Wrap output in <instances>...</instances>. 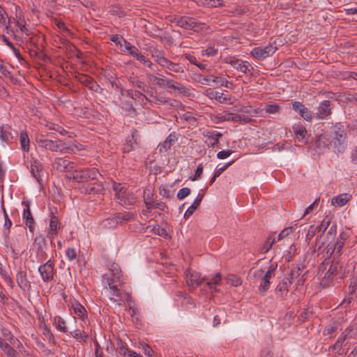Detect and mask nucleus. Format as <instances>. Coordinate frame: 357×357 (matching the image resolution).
I'll return each instance as SVG.
<instances>
[{"label":"nucleus","mask_w":357,"mask_h":357,"mask_svg":"<svg viewBox=\"0 0 357 357\" xmlns=\"http://www.w3.org/2000/svg\"><path fill=\"white\" fill-rule=\"evenodd\" d=\"M35 141L39 148L47 151L60 152L62 153V150H63V140L59 139H49L47 136L43 133H36L35 135Z\"/></svg>","instance_id":"f257e3e1"},{"label":"nucleus","mask_w":357,"mask_h":357,"mask_svg":"<svg viewBox=\"0 0 357 357\" xmlns=\"http://www.w3.org/2000/svg\"><path fill=\"white\" fill-rule=\"evenodd\" d=\"M102 283L105 288L108 291L109 300L121 305L123 302L122 295L117 287L121 284H119L118 280H116L115 278H110L107 275L102 276Z\"/></svg>","instance_id":"f03ea898"},{"label":"nucleus","mask_w":357,"mask_h":357,"mask_svg":"<svg viewBox=\"0 0 357 357\" xmlns=\"http://www.w3.org/2000/svg\"><path fill=\"white\" fill-rule=\"evenodd\" d=\"M192 79L203 85H211V82H213L215 86H225L228 89H231L234 84L231 82H229L222 77L214 76L213 75L203 76L201 74H194Z\"/></svg>","instance_id":"7ed1b4c3"},{"label":"nucleus","mask_w":357,"mask_h":357,"mask_svg":"<svg viewBox=\"0 0 357 357\" xmlns=\"http://www.w3.org/2000/svg\"><path fill=\"white\" fill-rule=\"evenodd\" d=\"M331 137V143H333L334 151L337 153H342L347 146V133L340 124H336L334 126L333 135Z\"/></svg>","instance_id":"20e7f679"},{"label":"nucleus","mask_w":357,"mask_h":357,"mask_svg":"<svg viewBox=\"0 0 357 357\" xmlns=\"http://www.w3.org/2000/svg\"><path fill=\"white\" fill-rule=\"evenodd\" d=\"M73 178L77 182H87L91 180H96L98 175H100L98 170L95 168L83 167L75 169L72 172Z\"/></svg>","instance_id":"39448f33"},{"label":"nucleus","mask_w":357,"mask_h":357,"mask_svg":"<svg viewBox=\"0 0 357 357\" xmlns=\"http://www.w3.org/2000/svg\"><path fill=\"white\" fill-rule=\"evenodd\" d=\"M277 50V47L274 44H268L261 45L253 48L251 52V56L258 60H264L267 57L272 56Z\"/></svg>","instance_id":"423d86ee"},{"label":"nucleus","mask_w":357,"mask_h":357,"mask_svg":"<svg viewBox=\"0 0 357 357\" xmlns=\"http://www.w3.org/2000/svg\"><path fill=\"white\" fill-rule=\"evenodd\" d=\"M38 272L44 282H50L54 280L56 270L54 261L49 259L38 267Z\"/></svg>","instance_id":"0eeeda50"},{"label":"nucleus","mask_w":357,"mask_h":357,"mask_svg":"<svg viewBox=\"0 0 357 357\" xmlns=\"http://www.w3.org/2000/svg\"><path fill=\"white\" fill-rule=\"evenodd\" d=\"M202 135L206 138L205 143L208 147L220 148V138L222 137V133L213 130H205L202 132Z\"/></svg>","instance_id":"6e6552de"},{"label":"nucleus","mask_w":357,"mask_h":357,"mask_svg":"<svg viewBox=\"0 0 357 357\" xmlns=\"http://www.w3.org/2000/svg\"><path fill=\"white\" fill-rule=\"evenodd\" d=\"M22 204L24 206L22 218L25 222L31 232H33L35 228V221L30 209V203L29 201H23Z\"/></svg>","instance_id":"1a4fd4ad"},{"label":"nucleus","mask_w":357,"mask_h":357,"mask_svg":"<svg viewBox=\"0 0 357 357\" xmlns=\"http://www.w3.org/2000/svg\"><path fill=\"white\" fill-rule=\"evenodd\" d=\"M176 24L183 29L193 30L195 31H198L201 26L194 18L187 16L181 17L176 21Z\"/></svg>","instance_id":"9d476101"},{"label":"nucleus","mask_w":357,"mask_h":357,"mask_svg":"<svg viewBox=\"0 0 357 357\" xmlns=\"http://www.w3.org/2000/svg\"><path fill=\"white\" fill-rule=\"evenodd\" d=\"M81 190L85 195H99L104 194L105 188L101 183H93L84 185Z\"/></svg>","instance_id":"9b49d317"},{"label":"nucleus","mask_w":357,"mask_h":357,"mask_svg":"<svg viewBox=\"0 0 357 357\" xmlns=\"http://www.w3.org/2000/svg\"><path fill=\"white\" fill-rule=\"evenodd\" d=\"M185 280L190 287L195 288L206 279L205 278H202L199 273L189 269L185 272Z\"/></svg>","instance_id":"f8f14e48"},{"label":"nucleus","mask_w":357,"mask_h":357,"mask_svg":"<svg viewBox=\"0 0 357 357\" xmlns=\"http://www.w3.org/2000/svg\"><path fill=\"white\" fill-rule=\"evenodd\" d=\"M216 123L224 121L240 122L243 118L236 112H231L229 110H224L221 113L217 114L215 116Z\"/></svg>","instance_id":"ddd939ff"},{"label":"nucleus","mask_w":357,"mask_h":357,"mask_svg":"<svg viewBox=\"0 0 357 357\" xmlns=\"http://www.w3.org/2000/svg\"><path fill=\"white\" fill-rule=\"evenodd\" d=\"M344 342L343 337H338L335 344L328 347V354L338 357L346 355L347 351L343 347Z\"/></svg>","instance_id":"4468645a"},{"label":"nucleus","mask_w":357,"mask_h":357,"mask_svg":"<svg viewBox=\"0 0 357 357\" xmlns=\"http://www.w3.org/2000/svg\"><path fill=\"white\" fill-rule=\"evenodd\" d=\"M77 79L79 82H81L85 86L88 87L91 91L96 93L101 92L102 89L100 86L89 75L80 74L77 76Z\"/></svg>","instance_id":"2eb2a0df"},{"label":"nucleus","mask_w":357,"mask_h":357,"mask_svg":"<svg viewBox=\"0 0 357 357\" xmlns=\"http://www.w3.org/2000/svg\"><path fill=\"white\" fill-rule=\"evenodd\" d=\"M56 169L59 172L68 171L72 174L74 171V162L68 160L66 158H56L54 160Z\"/></svg>","instance_id":"dca6fc26"},{"label":"nucleus","mask_w":357,"mask_h":357,"mask_svg":"<svg viewBox=\"0 0 357 357\" xmlns=\"http://www.w3.org/2000/svg\"><path fill=\"white\" fill-rule=\"evenodd\" d=\"M204 94L210 99H215L220 103H225L227 101H229L230 104L232 103L231 100L233 98L231 96L226 97L224 96V93L214 91L211 88L206 89Z\"/></svg>","instance_id":"f3484780"},{"label":"nucleus","mask_w":357,"mask_h":357,"mask_svg":"<svg viewBox=\"0 0 357 357\" xmlns=\"http://www.w3.org/2000/svg\"><path fill=\"white\" fill-rule=\"evenodd\" d=\"M337 268H338V262L337 261H333L331 264L330 265L328 271L325 273L324 278L321 279V284L323 286H327L328 285L332 280H333L334 277L337 273Z\"/></svg>","instance_id":"a211bd4d"},{"label":"nucleus","mask_w":357,"mask_h":357,"mask_svg":"<svg viewBox=\"0 0 357 357\" xmlns=\"http://www.w3.org/2000/svg\"><path fill=\"white\" fill-rule=\"evenodd\" d=\"M350 234L348 231H342L340 236L336 240L335 245L333 246V249L330 255H332L335 251L339 255H341L342 250L344 247L346 241L349 239Z\"/></svg>","instance_id":"6ab92c4d"},{"label":"nucleus","mask_w":357,"mask_h":357,"mask_svg":"<svg viewBox=\"0 0 357 357\" xmlns=\"http://www.w3.org/2000/svg\"><path fill=\"white\" fill-rule=\"evenodd\" d=\"M16 282L18 287L24 291L31 290V284L28 280L26 273L23 271H19L16 275Z\"/></svg>","instance_id":"aec40b11"},{"label":"nucleus","mask_w":357,"mask_h":357,"mask_svg":"<svg viewBox=\"0 0 357 357\" xmlns=\"http://www.w3.org/2000/svg\"><path fill=\"white\" fill-rule=\"evenodd\" d=\"M292 284V281L289 278H284L278 284L275 289V293L278 297L284 298L289 293V288Z\"/></svg>","instance_id":"412c9836"},{"label":"nucleus","mask_w":357,"mask_h":357,"mask_svg":"<svg viewBox=\"0 0 357 357\" xmlns=\"http://www.w3.org/2000/svg\"><path fill=\"white\" fill-rule=\"evenodd\" d=\"M177 134L175 132H171L167 138L158 146L160 153H165L169 150L172 146L177 141Z\"/></svg>","instance_id":"4be33fe9"},{"label":"nucleus","mask_w":357,"mask_h":357,"mask_svg":"<svg viewBox=\"0 0 357 357\" xmlns=\"http://www.w3.org/2000/svg\"><path fill=\"white\" fill-rule=\"evenodd\" d=\"M293 109L306 121L312 120L311 112L302 102L294 101L292 102Z\"/></svg>","instance_id":"5701e85b"},{"label":"nucleus","mask_w":357,"mask_h":357,"mask_svg":"<svg viewBox=\"0 0 357 357\" xmlns=\"http://www.w3.org/2000/svg\"><path fill=\"white\" fill-rule=\"evenodd\" d=\"M331 114V101L324 100L317 109V117L319 119H324Z\"/></svg>","instance_id":"b1692460"},{"label":"nucleus","mask_w":357,"mask_h":357,"mask_svg":"<svg viewBox=\"0 0 357 357\" xmlns=\"http://www.w3.org/2000/svg\"><path fill=\"white\" fill-rule=\"evenodd\" d=\"M166 87L180 94L188 95L190 93V90L187 89L184 85L169 78H168V80L166 82Z\"/></svg>","instance_id":"393cba45"},{"label":"nucleus","mask_w":357,"mask_h":357,"mask_svg":"<svg viewBox=\"0 0 357 357\" xmlns=\"http://www.w3.org/2000/svg\"><path fill=\"white\" fill-rule=\"evenodd\" d=\"M229 63L236 70L243 73H250L253 68L251 66L249 62L245 61H241L239 59L231 60Z\"/></svg>","instance_id":"a878e982"},{"label":"nucleus","mask_w":357,"mask_h":357,"mask_svg":"<svg viewBox=\"0 0 357 357\" xmlns=\"http://www.w3.org/2000/svg\"><path fill=\"white\" fill-rule=\"evenodd\" d=\"M331 144V137L327 135H321L315 140L314 145L317 149L324 150Z\"/></svg>","instance_id":"bb28decb"},{"label":"nucleus","mask_w":357,"mask_h":357,"mask_svg":"<svg viewBox=\"0 0 357 357\" xmlns=\"http://www.w3.org/2000/svg\"><path fill=\"white\" fill-rule=\"evenodd\" d=\"M63 147L62 153H75L77 151L84 149L83 145L77 141L71 142L68 144L63 141Z\"/></svg>","instance_id":"cd10ccee"},{"label":"nucleus","mask_w":357,"mask_h":357,"mask_svg":"<svg viewBox=\"0 0 357 357\" xmlns=\"http://www.w3.org/2000/svg\"><path fill=\"white\" fill-rule=\"evenodd\" d=\"M71 308L73 310L74 313L81 319L84 320L87 318L86 310L79 301H73L71 303Z\"/></svg>","instance_id":"c85d7f7f"},{"label":"nucleus","mask_w":357,"mask_h":357,"mask_svg":"<svg viewBox=\"0 0 357 357\" xmlns=\"http://www.w3.org/2000/svg\"><path fill=\"white\" fill-rule=\"evenodd\" d=\"M351 195L348 193H343L334 197L331 199L332 205L335 206L342 207L350 201Z\"/></svg>","instance_id":"c756f323"},{"label":"nucleus","mask_w":357,"mask_h":357,"mask_svg":"<svg viewBox=\"0 0 357 357\" xmlns=\"http://www.w3.org/2000/svg\"><path fill=\"white\" fill-rule=\"evenodd\" d=\"M117 200L119 203L122 206H131L135 203L136 197L134 194L127 190L126 193H124L122 197H120L119 199H117Z\"/></svg>","instance_id":"7c9ffc66"},{"label":"nucleus","mask_w":357,"mask_h":357,"mask_svg":"<svg viewBox=\"0 0 357 357\" xmlns=\"http://www.w3.org/2000/svg\"><path fill=\"white\" fill-rule=\"evenodd\" d=\"M203 197V194L199 193L197 195L196 199L194 200L192 204L188 208V209L185 211L184 213V218L185 219H188L190 216H191L193 214V213L195 211V210L202 201Z\"/></svg>","instance_id":"2f4dec72"},{"label":"nucleus","mask_w":357,"mask_h":357,"mask_svg":"<svg viewBox=\"0 0 357 357\" xmlns=\"http://www.w3.org/2000/svg\"><path fill=\"white\" fill-rule=\"evenodd\" d=\"M116 224H123L135 218V214L131 212H122L115 213Z\"/></svg>","instance_id":"473e14b6"},{"label":"nucleus","mask_w":357,"mask_h":357,"mask_svg":"<svg viewBox=\"0 0 357 357\" xmlns=\"http://www.w3.org/2000/svg\"><path fill=\"white\" fill-rule=\"evenodd\" d=\"M293 131L299 141L305 140V142H307V131L303 126L295 125L293 127Z\"/></svg>","instance_id":"72a5a7b5"},{"label":"nucleus","mask_w":357,"mask_h":357,"mask_svg":"<svg viewBox=\"0 0 357 357\" xmlns=\"http://www.w3.org/2000/svg\"><path fill=\"white\" fill-rule=\"evenodd\" d=\"M161 66L166 68L170 71H172L176 73H183L184 72V68L179 63H173L170 60L167 59L164 63H161Z\"/></svg>","instance_id":"f704fd0d"},{"label":"nucleus","mask_w":357,"mask_h":357,"mask_svg":"<svg viewBox=\"0 0 357 357\" xmlns=\"http://www.w3.org/2000/svg\"><path fill=\"white\" fill-rule=\"evenodd\" d=\"M109 271L112 275L111 278H115L116 280H118L119 284H122V274L119 264L116 263H112L109 266Z\"/></svg>","instance_id":"c9c22d12"},{"label":"nucleus","mask_w":357,"mask_h":357,"mask_svg":"<svg viewBox=\"0 0 357 357\" xmlns=\"http://www.w3.org/2000/svg\"><path fill=\"white\" fill-rule=\"evenodd\" d=\"M59 228L60 222L59 218L52 213L50 221V234H51L52 236L56 235Z\"/></svg>","instance_id":"e433bc0d"},{"label":"nucleus","mask_w":357,"mask_h":357,"mask_svg":"<svg viewBox=\"0 0 357 357\" xmlns=\"http://www.w3.org/2000/svg\"><path fill=\"white\" fill-rule=\"evenodd\" d=\"M305 266L303 264H298L295 266H294L290 271L289 278L292 281L294 279L298 278L301 275L303 271L305 269Z\"/></svg>","instance_id":"4c0bfd02"},{"label":"nucleus","mask_w":357,"mask_h":357,"mask_svg":"<svg viewBox=\"0 0 357 357\" xmlns=\"http://www.w3.org/2000/svg\"><path fill=\"white\" fill-rule=\"evenodd\" d=\"M20 142L22 149L25 152H28L30 148V140L26 132L22 131L20 132Z\"/></svg>","instance_id":"58836bf2"},{"label":"nucleus","mask_w":357,"mask_h":357,"mask_svg":"<svg viewBox=\"0 0 357 357\" xmlns=\"http://www.w3.org/2000/svg\"><path fill=\"white\" fill-rule=\"evenodd\" d=\"M0 138L2 141L6 143H10L13 139V136L10 130L9 127L4 128L3 126L0 127Z\"/></svg>","instance_id":"ea45409f"},{"label":"nucleus","mask_w":357,"mask_h":357,"mask_svg":"<svg viewBox=\"0 0 357 357\" xmlns=\"http://www.w3.org/2000/svg\"><path fill=\"white\" fill-rule=\"evenodd\" d=\"M149 79L152 82L153 84L160 87H166V82L168 80V78L165 76L157 77L153 74L149 75Z\"/></svg>","instance_id":"a19ab883"},{"label":"nucleus","mask_w":357,"mask_h":357,"mask_svg":"<svg viewBox=\"0 0 357 357\" xmlns=\"http://www.w3.org/2000/svg\"><path fill=\"white\" fill-rule=\"evenodd\" d=\"M146 208H157L160 211L168 213L169 212V208L167 206V204L161 201V200H154L151 203V205H148Z\"/></svg>","instance_id":"79ce46f5"},{"label":"nucleus","mask_w":357,"mask_h":357,"mask_svg":"<svg viewBox=\"0 0 357 357\" xmlns=\"http://www.w3.org/2000/svg\"><path fill=\"white\" fill-rule=\"evenodd\" d=\"M43 170V165L38 160H34L31 165V172L35 178L40 177V173Z\"/></svg>","instance_id":"37998d69"},{"label":"nucleus","mask_w":357,"mask_h":357,"mask_svg":"<svg viewBox=\"0 0 357 357\" xmlns=\"http://www.w3.org/2000/svg\"><path fill=\"white\" fill-rule=\"evenodd\" d=\"M151 97L153 98V102H154L157 105H167L170 106H176L174 103H178L176 100L172 101L171 100L165 99L164 97H158L156 96H151Z\"/></svg>","instance_id":"c03bdc74"},{"label":"nucleus","mask_w":357,"mask_h":357,"mask_svg":"<svg viewBox=\"0 0 357 357\" xmlns=\"http://www.w3.org/2000/svg\"><path fill=\"white\" fill-rule=\"evenodd\" d=\"M226 312L223 309L219 308L217 310V314L213 317V326L217 327L220 324L221 321L225 319Z\"/></svg>","instance_id":"a18cd8bd"},{"label":"nucleus","mask_w":357,"mask_h":357,"mask_svg":"<svg viewBox=\"0 0 357 357\" xmlns=\"http://www.w3.org/2000/svg\"><path fill=\"white\" fill-rule=\"evenodd\" d=\"M112 189L115 192V197L116 199L120 197H122V195L127 191V189L125 188L121 183H118L116 182H113Z\"/></svg>","instance_id":"49530a36"},{"label":"nucleus","mask_w":357,"mask_h":357,"mask_svg":"<svg viewBox=\"0 0 357 357\" xmlns=\"http://www.w3.org/2000/svg\"><path fill=\"white\" fill-rule=\"evenodd\" d=\"M9 357H19L17 351L11 347L7 342H4L0 347Z\"/></svg>","instance_id":"de8ad7c7"},{"label":"nucleus","mask_w":357,"mask_h":357,"mask_svg":"<svg viewBox=\"0 0 357 357\" xmlns=\"http://www.w3.org/2000/svg\"><path fill=\"white\" fill-rule=\"evenodd\" d=\"M54 325L56 328L63 333L67 332V327L65 320L61 317H56L54 319Z\"/></svg>","instance_id":"09e8293b"},{"label":"nucleus","mask_w":357,"mask_h":357,"mask_svg":"<svg viewBox=\"0 0 357 357\" xmlns=\"http://www.w3.org/2000/svg\"><path fill=\"white\" fill-rule=\"evenodd\" d=\"M122 40L124 43L126 50L134 58L135 56H137V54L139 52V50L135 45L128 42L126 39L122 38Z\"/></svg>","instance_id":"8fccbe9b"},{"label":"nucleus","mask_w":357,"mask_h":357,"mask_svg":"<svg viewBox=\"0 0 357 357\" xmlns=\"http://www.w3.org/2000/svg\"><path fill=\"white\" fill-rule=\"evenodd\" d=\"M2 211H3V217H4V219H5V222H4V225H3L4 234L8 235L9 234V232H10V229L12 225H13V222L10 220V219L9 218L8 215L7 214L6 210V208H4V206L3 205H2Z\"/></svg>","instance_id":"3c124183"},{"label":"nucleus","mask_w":357,"mask_h":357,"mask_svg":"<svg viewBox=\"0 0 357 357\" xmlns=\"http://www.w3.org/2000/svg\"><path fill=\"white\" fill-rule=\"evenodd\" d=\"M0 275L7 285L13 289L15 285L14 282L9 275L8 273L2 267H0Z\"/></svg>","instance_id":"603ef678"},{"label":"nucleus","mask_w":357,"mask_h":357,"mask_svg":"<svg viewBox=\"0 0 357 357\" xmlns=\"http://www.w3.org/2000/svg\"><path fill=\"white\" fill-rule=\"evenodd\" d=\"M221 280V274L220 273H217L213 278H211L209 281L206 282V285L211 290H215V285L219 284Z\"/></svg>","instance_id":"864d4df0"},{"label":"nucleus","mask_w":357,"mask_h":357,"mask_svg":"<svg viewBox=\"0 0 357 357\" xmlns=\"http://www.w3.org/2000/svg\"><path fill=\"white\" fill-rule=\"evenodd\" d=\"M274 242H275V238L272 236H269L266 238L264 243L261 245V247L260 248L261 252H262V253L268 252L271 250Z\"/></svg>","instance_id":"5fc2aeb1"},{"label":"nucleus","mask_w":357,"mask_h":357,"mask_svg":"<svg viewBox=\"0 0 357 357\" xmlns=\"http://www.w3.org/2000/svg\"><path fill=\"white\" fill-rule=\"evenodd\" d=\"M201 6L215 8L218 6H223L224 3L222 0H202Z\"/></svg>","instance_id":"6e6d98bb"},{"label":"nucleus","mask_w":357,"mask_h":357,"mask_svg":"<svg viewBox=\"0 0 357 357\" xmlns=\"http://www.w3.org/2000/svg\"><path fill=\"white\" fill-rule=\"evenodd\" d=\"M226 280L228 283L234 287H238L241 285L242 280L240 277L234 274H229L227 276Z\"/></svg>","instance_id":"4d7b16f0"},{"label":"nucleus","mask_w":357,"mask_h":357,"mask_svg":"<svg viewBox=\"0 0 357 357\" xmlns=\"http://www.w3.org/2000/svg\"><path fill=\"white\" fill-rule=\"evenodd\" d=\"M144 202L146 207L148 205H151V203L154 201V199H153L154 194H153V191L150 189H147V190H144Z\"/></svg>","instance_id":"13d9d810"},{"label":"nucleus","mask_w":357,"mask_h":357,"mask_svg":"<svg viewBox=\"0 0 357 357\" xmlns=\"http://www.w3.org/2000/svg\"><path fill=\"white\" fill-rule=\"evenodd\" d=\"M55 24L61 32L65 36H69L71 34L70 29L66 26L65 23L60 20H55Z\"/></svg>","instance_id":"bf43d9fd"},{"label":"nucleus","mask_w":357,"mask_h":357,"mask_svg":"<svg viewBox=\"0 0 357 357\" xmlns=\"http://www.w3.org/2000/svg\"><path fill=\"white\" fill-rule=\"evenodd\" d=\"M260 284L259 285V290L260 291H266L270 287V280L268 278H265L264 275L260 280Z\"/></svg>","instance_id":"052dcab7"},{"label":"nucleus","mask_w":357,"mask_h":357,"mask_svg":"<svg viewBox=\"0 0 357 357\" xmlns=\"http://www.w3.org/2000/svg\"><path fill=\"white\" fill-rule=\"evenodd\" d=\"M354 328L352 326H347L339 337H343L344 340L352 337L355 334Z\"/></svg>","instance_id":"680f3d73"},{"label":"nucleus","mask_w":357,"mask_h":357,"mask_svg":"<svg viewBox=\"0 0 357 357\" xmlns=\"http://www.w3.org/2000/svg\"><path fill=\"white\" fill-rule=\"evenodd\" d=\"M331 220L332 218L331 216L326 215L319 226V231L324 233L330 225Z\"/></svg>","instance_id":"e2e57ef3"},{"label":"nucleus","mask_w":357,"mask_h":357,"mask_svg":"<svg viewBox=\"0 0 357 357\" xmlns=\"http://www.w3.org/2000/svg\"><path fill=\"white\" fill-rule=\"evenodd\" d=\"M152 56L155 59V61L161 66V63H164L166 61H167L168 59L165 57L162 54L158 51L155 50L154 52L152 53Z\"/></svg>","instance_id":"0e129e2a"},{"label":"nucleus","mask_w":357,"mask_h":357,"mask_svg":"<svg viewBox=\"0 0 357 357\" xmlns=\"http://www.w3.org/2000/svg\"><path fill=\"white\" fill-rule=\"evenodd\" d=\"M265 112L268 114H275L280 112V107L277 104L267 105L265 107Z\"/></svg>","instance_id":"69168bd1"},{"label":"nucleus","mask_w":357,"mask_h":357,"mask_svg":"<svg viewBox=\"0 0 357 357\" xmlns=\"http://www.w3.org/2000/svg\"><path fill=\"white\" fill-rule=\"evenodd\" d=\"M278 264L276 263H272L268 268V270L266 273H264L265 278H268L269 280L275 276V272L277 268Z\"/></svg>","instance_id":"338daca9"},{"label":"nucleus","mask_w":357,"mask_h":357,"mask_svg":"<svg viewBox=\"0 0 357 357\" xmlns=\"http://www.w3.org/2000/svg\"><path fill=\"white\" fill-rule=\"evenodd\" d=\"M41 327L43 328V335L47 338L50 342L54 343V337L51 330L45 324H43Z\"/></svg>","instance_id":"774afa93"}]
</instances>
